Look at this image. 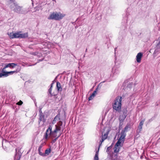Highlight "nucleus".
<instances>
[{
	"instance_id": "obj_35",
	"label": "nucleus",
	"mask_w": 160,
	"mask_h": 160,
	"mask_svg": "<svg viewBox=\"0 0 160 160\" xmlns=\"http://www.w3.org/2000/svg\"><path fill=\"white\" fill-rule=\"evenodd\" d=\"M149 120L150 121H152V119H151Z\"/></svg>"
},
{
	"instance_id": "obj_29",
	"label": "nucleus",
	"mask_w": 160,
	"mask_h": 160,
	"mask_svg": "<svg viewBox=\"0 0 160 160\" xmlns=\"http://www.w3.org/2000/svg\"><path fill=\"white\" fill-rule=\"evenodd\" d=\"M22 104V102L21 101H20L17 103V104L19 105H21Z\"/></svg>"
},
{
	"instance_id": "obj_27",
	"label": "nucleus",
	"mask_w": 160,
	"mask_h": 160,
	"mask_svg": "<svg viewBox=\"0 0 160 160\" xmlns=\"http://www.w3.org/2000/svg\"><path fill=\"white\" fill-rule=\"evenodd\" d=\"M52 88H50L48 90V92L50 93V94L52 96H53V94L51 93V91H52Z\"/></svg>"
},
{
	"instance_id": "obj_24",
	"label": "nucleus",
	"mask_w": 160,
	"mask_h": 160,
	"mask_svg": "<svg viewBox=\"0 0 160 160\" xmlns=\"http://www.w3.org/2000/svg\"><path fill=\"white\" fill-rule=\"evenodd\" d=\"M55 127H56L55 129H56L57 131L60 130L61 127L60 126H58L57 125H56Z\"/></svg>"
},
{
	"instance_id": "obj_28",
	"label": "nucleus",
	"mask_w": 160,
	"mask_h": 160,
	"mask_svg": "<svg viewBox=\"0 0 160 160\" xmlns=\"http://www.w3.org/2000/svg\"><path fill=\"white\" fill-rule=\"evenodd\" d=\"M62 122L61 121H59V122H58L59 126H60L61 127V126H62Z\"/></svg>"
},
{
	"instance_id": "obj_10",
	"label": "nucleus",
	"mask_w": 160,
	"mask_h": 160,
	"mask_svg": "<svg viewBox=\"0 0 160 160\" xmlns=\"http://www.w3.org/2000/svg\"><path fill=\"white\" fill-rule=\"evenodd\" d=\"M145 121V119H144L142 121H141L139 124V125L138 126V129L137 130V132L138 133H139L142 130V126L143 125L144 122Z\"/></svg>"
},
{
	"instance_id": "obj_22",
	"label": "nucleus",
	"mask_w": 160,
	"mask_h": 160,
	"mask_svg": "<svg viewBox=\"0 0 160 160\" xmlns=\"http://www.w3.org/2000/svg\"><path fill=\"white\" fill-rule=\"evenodd\" d=\"M99 150V148L98 149V151H97L96 152L95 156L94 158V160H98V154Z\"/></svg>"
},
{
	"instance_id": "obj_32",
	"label": "nucleus",
	"mask_w": 160,
	"mask_h": 160,
	"mask_svg": "<svg viewBox=\"0 0 160 160\" xmlns=\"http://www.w3.org/2000/svg\"><path fill=\"white\" fill-rule=\"evenodd\" d=\"M39 112H40V113H42L41 112V109H40L39 110Z\"/></svg>"
},
{
	"instance_id": "obj_5",
	"label": "nucleus",
	"mask_w": 160,
	"mask_h": 160,
	"mask_svg": "<svg viewBox=\"0 0 160 160\" xmlns=\"http://www.w3.org/2000/svg\"><path fill=\"white\" fill-rule=\"evenodd\" d=\"M17 72L16 71H10L8 72H5L4 71H2L1 73H0V78L2 77H7L9 75V74H12L14 73H17Z\"/></svg>"
},
{
	"instance_id": "obj_26",
	"label": "nucleus",
	"mask_w": 160,
	"mask_h": 160,
	"mask_svg": "<svg viewBox=\"0 0 160 160\" xmlns=\"http://www.w3.org/2000/svg\"><path fill=\"white\" fill-rule=\"evenodd\" d=\"M132 83H131L130 84H129L127 86L128 88H130L132 87Z\"/></svg>"
},
{
	"instance_id": "obj_23",
	"label": "nucleus",
	"mask_w": 160,
	"mask_h": 160,
	"mask_svg": "<svg viewBox=\"0 0 160 160\" xmlns=\"http://www.w3.org/2000/svg\"><path fill=\"white\" fill-rule=\"evenodd\" d=\"M44 118V116L42 114V113H40V117L39 119V122H40Z\"/></svg>"
},
{
	"instance_id": "obj_15",
	"label": "nucleus",
	"mask_w": 160,
	"mask_h": 160,
	"mask_svg": "<svg viewBox=\"0 0 160 160\" xmlns=\"http://www.w3.org/2000/svg\"><path fill=\"white\" fill-rule=\"evenodd\" d=\"M126 136V134L124 132V131H122L119 138L124 141Z\"/></svg>"
},
{
	"instance_id": "obj_16",
	"label": "nucleus",
	"mask_w": 160,
	"mask_h": 160,
	"mask_svg": "<svg viewBox=\"0 0 160 160\" xmlns=\"http://www.w3.org/2000/svg\"><path fill=\"white\" fill-rule=\"evenodd\" d=\"M28 37V33L27 32L21 33L20 32V38H25Z\"/></svg>"
},
{
	"instance_id": "obj_8",
	"label": "nucleus",
	"mask_w": 160,
	"mask_h": 160,
	"mask_svg": "<svg viewBox=\"0 0 160 160\" xmlns=\"http://www.w3.org/2000/svg\"><path fill=\"white\" fill-rule=\"evenodd\" d=\"M16 153L14 157L15 159H16V160H19L21 156V153L19 152V150L18 148L16 149Z\"/></svg>"
},
{
	"instance_id": "obj_17",
	"label": "nucleus",
	"mask_w": 160,
	"mask_h": 160,
	"mask_svg": "<svg viewBox=\"0 0 160 160\" xmlns=\"http://www.w3.org/2000/svg\"><path fill=\"white\" fill-rule=\"evenodd\" d=\"M60 114H58L54 118V119L53 120V121L52 122V123L53 124H54L55 123L56 121H58V120H60Z\"/></svg>"
},
{
	"instance_id": "obj_6",
	"label": "nucleus",
	"mask_w": 160,
	"mask_h": 160,
	"mask_svg": "<svg viewBox=\"0 0 160 160\" xmlns=\"http://www.w3.org/2000/svg\"><path fill=\"white\" fill-rule=\"evenodd\" d=\"M9 35L11 38H20V32L15 33H10Z\"/></svg>"
},
{
	"instance_id": "obj_33",
	"label": "nucleus",
	"mask_w": 160,
	"mask_h": 160,
	"mask_svg": "<svg viewBox=\"0 0 160 160\" xmlns=\"http://www.w3.org/2000/svg\"><path fill=\"white\" fill-rule=\"evenodd\" d=\"M53 83H52L51 84V87L50 88H52V84H53Z\"/></svg>"
},
{
	"instance_id": "obj_31",
	"label": "nucleus",
	"mask_w": 160,
	"mask_h": 160,
	"mask_svg": "<svg viewBox=\"0 0 160 160\" xmlns=\"http://www.w3.org/2000/svg\"><path fill=\"white\" fill-rule=\"evenodd\" d=\"M110 148H111L110 147H108L107 148V150H106V152H108V151H109V150H110Z\"/></svg>"
},
{
	"instance_id": "obj_12",
	"label": "nucleus",
	"mask_w": 160,
	"mask_h": 160,
	"mask_svg": "<svg viewBox=\"0 0 160 160\" xmlns=\"http://www.w3.org/2000/svg\"><path fill=\"white\" fill-rule=\"evenodd\" d=\"M43 144H41L39 147L38 149V153L40 155L42 156H45V154L42 152V148L43 146Z\"/></svg>"
},
{
	"instance_id": "obj_34",
	"label": "nucleus",
	"mask_w": 160,
	"mask_h": 160,
	"mask_svg": "<svg viewBox=\"0 0 160 160\" xmlns=\"http://www.w3.org/2000/svg\"><path fill=\"white\" fill-rule=\"evenodd\" d=\"M61 135V134L59 135V136H58L57 138H56V139H57Z\"/></svg>"
},
{
	"instance_id": "obj_21",
	"label": "nucleus",
	"mask_w": 160,
	"mask_h": 160,
	"mask_svg": "<svg viewBox=\"0 0 160 160\" xmlns=\"http://www.w3.org/2000/svg\"><path fill=\"white\" fill-rule=\"evenodd\" d=\"M57 131L56 129H55L53 131H52V137H56L57 136L56 133Z\"/></svg>"
},
{
	"instance_id": "obj_4",
	"label": "nucleus",
	"mask_w": 160,
	"mask_h": 160,
	"mask_svg": "<svg viewBox=\"0 0 160 160\" xmlns=\"http://www.w3.org/2000/svg\"><path fill=\"white\" fill-rule=\"evenodd\" d=\"M52 127L51 126L49 125L46 132V134L45 136V138L46 139H47L50 137H52Z\"/></svg>"
},
{
	"instance_id": "obj_2",
	"label": "nucleus",
	"mask_w": 160,
	"mask_h": 160,
	"mask_svg": "<svg viewBox=\"0 0 160 160\" xmlns=\"http://www.w3.org/2000/svg\"><path fill=\"white\" fill-rule=\"evenodd\" d=\"M65 16V14H62L60 12H54L51 13L50 16L48 18V19L49 20H59L62 19Z\"/></svg>"
},
{
	"instance_id": "obj_3",
	"label": "nucleus",
	"mask_w": 160,
	"mask_h": 160,
	"mask_svg": "<svg viewBox=\"0 0 160 160\" xmlns=\"http://www.w3.org/2000/svg\"><path fill=\"white\" fill-rule=\"evenodd\" d=\"M122 100V98L121 97L118 96L116 97L112 105L114 109L117 111H119L120 110Z\"/></svg>"
},
{
	"instance_id": "obj_14",
	"label": "nucleus",
	"mask_w": 160,
	"mask_h": 160,
	"mask_svg": "<svg viewBox=\"0 0 160 160\" xmlns=\"http://www.w3.org/2000/svg\"><path fill=\"white\" fill-rule=\"evenodd\" d=\"M124 140H122L119 138L118 139V141L117 142L116 144V146H121V144H122L124 142Z\"/></svg>"
},
{
	"instance_id": "obj_1",
	"label": "nucleus",
	"mask_w": 160,
	"mask_h": 160,
	"mask_svg": "<svg viewBox=\"0 0 160 160\" xmlns=\"http://www.w3.org/2000/svg\"><path fill=\"white\" fill-rule=\"evenodd\" d=\"M7 2L10 5V8L12 9L15 8L13 9V11L16 13L26 14L27 13L28 11L27 10L25 9L22 8V7L18 5L15 2L14 0H7Z\"/></svg>"
},
{
	"instance_id": "obj_13",
	"label": "nucleus",
	"mask_w": 160,
	"mask_h": 160,
	"mask_svg": "<svg viewBox=\"0 0 160 160\" xmlns=\"http://www.w3.org/2000/svg\"><path fill=\"white\" fill-rule=\"evenodd\" d=\"M97 90L98 88H97L96 90L93 92L90 97L88 98V100L89 101L92 100L95 97L96 94L97 93Z\"/></svg>"
},
{
	"instance_id": "obj_19",
	"label": "nucleus",
	"mask_w": 160,
	"mask_h": 160,
	"mask_svg": "<svg viewBox=\"0 0 160 160\" xmlns=\"http://www.w3.org/2000/svg\"><path fill=\"white\" fill-rule=\"evenodd\" d=\"M51 151V150L50 148H48L46 149L45 152V153L44 154H45V156H46V155H48L50 153Z\"/></svg>"
},
{
	"instance_id": "obj_36",
	"label": "nucleus",
	"mask_w": 160,
	"mask_h": 160,
	"mask_svg": "<svg viewBox=\"0 0 160 160\" xmlns=\"http://www.w3.org/2000/svg\"><path fill=\"white\" fill-rule=\"evenodd\" d=\"M117 48H115V52H116V50Z\"/></svg>"
},
{
	"instance_id": "obj_37",
	"label": "nucleus",
	"mask_w": 160,
	"mask_h": 160,
	"mask_svg": "<svg viewBox=\"0 0 160 160\" xmlns=\"http://www.w3.org/2000/svg\"><path fill=\"white\" fill-rule=\"evenodd\" d=\"M87 49H86V52L87 51Z\"/></svg>"
},
{
	"instance_id": "obj_20",
	"label": "nucleus",
	"mask_w": 160,
	"mask_h": 160,
	"mask_svg": "<svg viewBox=\"0 0 160 160\" xmlns=\"http://www.w3.org/2000/svg\"><path fill=\"white\" fill-rule=\"evenodd\" d=\"M119 146H116V144L115 145V147L114 148V152H118L119 151Z\"/></svg>"
},
{
	"instance_id": "obj_25",
	"label": "nucleus",
	"mask_w": 160,
	"mask_h": 160,
	"mask_svg": "<svg viewBox=\"0 0 160 160\" xmlns=\"http://www.w3.org/2000/svg\"><path fill=\"white\" fill-rule=\"evenodd\" d=\"M129 127L128 125H127L124 128L123 130H122V131H124V132H126L127 131L128 129V128Z\"/></svg>"
},
{
	"instance_id": "obj_18",
	"label": "nucleus",
	"mask_w": 160,
	"mask_h": 160,
	"mask_svg": "<svg viewBox=\"0 0 160 160\" xmlns=\"http://www.w3.org/2000/svg\"><path fill=\"white\" fill-rule=\"evenodd\" d=\"M57 89L58 91H62V88L61 87V86L60 83L59 82H57Z\"/></svg>"
},
{
	"instance_id": "obj_9",
	"label": "nucleus",
	"mask_w": 160,
	"mask_h": 160,
	"mask_svg": "<svg viewBox=\"0 0 160 160\" xmlns=\"http://www.w3.org/2000/svg\"><path fill=\"white\" fill-rule=\"evenodd\" d=\"M109 131H108L106 133H105L103 135L102 134V138L101 140L99 142V147L101 145L102 143L104 141V140L106 139L107 138L108 135L109 133Z\"/></svg>"
},
{
	"instance_id": "obj_30",
	"label": "nucleus",
	"mask_w": 160,
	"mask_h": 160,
	"mask_svg": "<svg viewBox=\"0 0 160 160\" xmlns=\"http://www.w3.org/2000/svg\"><path fill=\"white\" fill-rule=\"evenodd\" d=\"M157 47L158 48H160V41L157 44Z\"/></svg>"
},
{
	"instance_id": "obj_11",
	"label": "nucleus",
	"mask_w": 160,
	"mask_h": 160,
	"mask_svg": "<svg viewBox=\"0 0 160 160\" xmlns=\"http://www.w3.org/2000/svg\"><path fill=\"white\" fill-rule=\"evenodd\" d=\"M142 57V54L141 52L138 53L136 56V60L138 62L140 63L141 58Z\"/></svg>"
},
{
	"instance_id": "obj_7",
	"label": "nucleus",
	"mask_w": 160,
	"mask_h": 160,
	"mask_svg": "<svg viewBox=\"0 0 160 160\" xmlns=\"http://www.w3.org/2000/svg\"><path fill=\"white\" fill-rule=\"evenodd\" d=\"M17 64L15 63H9L6 64L4 68H3L2 71H3L4 70L5 68H6L9 67L10 68H13L15 67L17 65Z\"/></svg>"
}]
</instances>
